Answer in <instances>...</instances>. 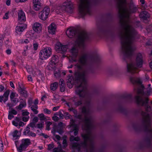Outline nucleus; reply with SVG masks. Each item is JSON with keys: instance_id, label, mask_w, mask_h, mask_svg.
I'll return each instance as SVG.
<instances>
[{"instance_id": "412c9836", "label": "nucleus", "mask_w": 152, "mask_h": 152, "mask_svg": "<svg viewBox=\"0 0 152 152\" xmlns=\"http://www.w3.org/2000/svg\"><path fill=\"white\" fill-rule=\"evenodd\" d=\"M140 17L141 19L144 20H146L150 18V14L146 10L142 11L139 14Z\"/></svg>"}, {"instance_id": "864d4df0", "label": "nucleus", "mask_w": 152, "mask_h": 152, "mask_svg": "<svg viewBox=\"0 0 152 152\" xmlns=\"http://www.w3.org/2000/svg\"><path fill=\"white\" fill-rule=\"evenodd\" d=\"M56 132V130L55 129H54L53 131L52 132H53V134L55 136V137L57 140H61V137L60 136L58 135L55 134V133Z\"/></svg>"}, {"instance_id": "cd10ccee", "label": "nucleus", "mask_w": 152, "mask_h": 152, "mask_svg": "<svg viewBox=\"0 0 152 152\" xmlns=\"http://www.w3.org/2000/svg\"><path fill=\"white\" fill-rule=\"evenodd\" d=\"M58 56L56 55H54L51 58L50 64L55 65L58 62Z\"/></svg>"}, {"instance_id": "473e14b6", "label": "nucleus", "mask_w": 152, "mask_h": 152, "mask_svg": "<svg viewBox=\"0 0 152 152\" xmlns=\"http://www.w3.org/2000/svg\"><path fill=\"white\" fill-rule=\"evenodd\" d=\"M81 112L85 115H88L90 113V110L88 108H87L85 106L83 107L81 109Z\"/></svg>"}, {"instance_id": "1a4fd4ad", "label": "nucleus", "mask_w": 152, "mask_h": 152, "mask_svg": "<svg viewBox=\"0 0 152 152\" xmlns=\"http://www.w3.org/2000/svg\"><path fill=\"white\" fill-rule=\"evenodd\" d=\"M73 5L70 0H66L59 7L62 12L66 11L71 13L73 11Z\"/></svg>"}, {"instance_id": "0e129e2a", "label": "nucleus", "mask_w": 152, "mask_h": 152, "mask_svg": "<svg viewBox=\"0 0 152 152\" xmlns=\"http://www.w3.org/2000/svg\"><path fill=\"white\" fill-rule=\"evenodd\" d=\"M29 42V41L27 39H22L20 40V43L22 44H28Z\"/></svg>"}, {"instance_id": "de8ad7c7", "label": "nucleus", "mask_w": 152, "mask_h": 152, "mask_svg": "<svg viewBox=\"0 0 152 152\" xmlns=\"http://www.w3.org/2000/svg\"><path fill=\"white\" fill-rule=\"evenodd\" d=\"M88 70L89 73L95 74V72L94 69L90 65L88 69Z\"/></svg>"}, {"instance_id": "a19ab883", "label": "nucleus", "mask_w": 152, "mask_h": 152, "mask_svg": "<svg viewBox=\"0 0 152 152\" xmlns=\"http://www.w3.org/2000/svg\"><path fill=\"white\" fill-rule=\"evenodd\" d=\"M130 81L132 83H136L139 85H141L142 84V82L141 80L138 79L137 80H135L133 77H131L130 78Z\"/></svg>"}, {"instance_id": "f03ea898", "label": "nucleus", "mask_w": 152, "mask_h": 152, "mask_svg": "<svg viewBox=\"0 0 152 152\" xmlns=\"http://www.w3.org/2000/svg\"><path fill=\"white\" fill-rule=\"evenodd\" d=\"M86 72H82L77 70L74 74V77L69 75L67 77V83H76L79 85L77 86L75 90L76 94L79 96L80 99L78 100L76 97L73 100L74 105L78 107L83 104L82 99L85 98L87 93V88L86 87L83 85V83L86 81Z\"/></svg>"}, {"instance_id": "f257e3e1", "label": "nucleus", "mask_w": 152, "mask_h": 152, "mask_svg": "<svg viewBox=\"0 0 152 152\" xmlns=\"http://www.w3.org/2000/svg\"><path fill=\"white\" fill-rule=\"evenodd\" d=\"M119 18L121 20V27L126 31V36L125 37L126 41H121V46L120 49L121 54L123 55V59L127 63V72L133 74L138 73L139 71L137 67L134 66L132 63L128 64L126 61L127 58L131 59L134 53V49L131 45L135 39L137 35L136 31L133 28H131V26L127 24L124 20V18L129 17L128 15H124L120 14Z\"/></svg>"}, {"instance_id": "c03bdc74", "label": "nucleus", "mask_w": 152, "mask_h": 152, "mask_svg": "<svg viewBox=\"0 0 152 152\" xmlns=\"http://www.w3.org/2000/svg\"><path fill=\"white\" fill-rule=\"evenodd\" d=\"M117 148L119 151V152H124L125 147L122 145H118L117 146Z\"/></svg>"}, {"instance_id": "2eb2a0df", "label": "nucleus", "mask_w": 152, "mask_h": 152, "mask_svg": "<svg viewBox=\"0 0 152 152\" xmlns=\"http://www.w3.org/2000/svg\"><path fill=\"white\" fill-rule=\"evenodd\" d=\"M120 71L117 69H113L110 67L107 70V75L110 76L117 77L120 74Z\"/></svg>"}, {"instance_id": "09e8293b", "label": "nucleus", "mask_w": 152, "mask_h": 152, "mask_svg": "<svg viewBox=\"0 0 152 152\" xmlns=\"http://www.w3.org/2000/svg\"><path fill=\"white\" fill-rule=\"evenodd\" d=\"M36 124L33 122H30L28 125L27 126L30 127L32 128L31 130H33L34 128H36Z\"/></svg>"}, {"instance_id": "393cba45", "label": "nucleus", "mask_w": 152, "mask_h": 152, "mask_svg": "<svg viewBox=\"0 0 152 152\" xmlns=\"http://www.w3.org/2000/svg\"><path fill=\"white\" fill-rule=\"evenodd\" d=\"M20 100V101L19 105L16 107V109L19 110H21L23 108L25 107L26 106V103L25 100L21 99Z\"/></svg>"}, {"instance_id": "3c124183", "label": "nucleus", "mask_w": 152, "mask_h": 152, "mask_svg": "<svg viewBox=\"0 0 152 152\" xmlns=\"http://www.w3.org/2000/svg\"><path fill=\"white\" fill-rule=\"evenodd\" d=\"M33 100L32 98H29L28 100V103L29 107H31L32 106V104H33Z\"/></svg>"}, {"instance_id": "6ab92c4d", "label": "nucleus", "mask_w": 152, "mask_h": 152, "mask_svg": "<svg viewBox=\"0 0 152 152\" xmlns=\"http://www.w3.org/2000/svg\"><path fill=\"white\" fill-rule=\"evenodd\" d=\"M26 20V15L25 12L21 10L18 13V21L20 24H22Z\"/></svg>"}, {"instance_id": "774afa93", "label": "nucleus", "mask_w": 152, "mask_h": 152, "mask_svg": "<svg viewBox=\"0 0 152 152\" xmlns=\"http://www.w3.org/2000/svg\"><path fill=\"white\" fill-rule=\"evenodd\" d=\"M12 123L13 125L19 128V123L18 122H16L15 121H12Z\"/></svg>"}, {"instance_id": "5701e85b", "label": "nucleus", "mask_w": 152, "mask_h": 152, "mask_svg": "<svg viewBox=\"0 0 152 152\" xmlns=\"http://www.w3.org/2000/svg\"><path fill=\"white\" fill-rule=\"evenodd\" d=\"M41 0H33V8L36 11L39 10L41 7Z\"/></svg>"}, {"instance_id": "0eeeda50", "label": "nucleus", "mask_w": 152, "mask_h": 152, "mask_svg": "<svg viewBox=\"0 0 152 152\" xmlns=\"http://www.w3.org/2000/svg\"><path fill=\"white\" fill-rule=\"evenodd\" d=\"M78 14L81 18L84 19L87 14L91 15L92 4L89 0H79Z\"/></svg>"}, {"instance_id": "680f3d73", "label": "nucleus", "mask_w": 152, "mask_h": 152, "mask_svg": "<svg viewBox=\"0 0 152 152\" xmlns=\"http://www.w3.org/2000/svg\"><path fill=\"white\" fill-rule=\"evenodd\" d=\"M29 118V116L26 117L23 116L22 117V120L24 122H27L28 121Z\"/></svg>"}, {"instance_id": "13d9d810", "label": "nucleus", "mask_w": 152, "mask_h": 152, "mask_svg": "<svg viewBox=\"0 0 152 152\" xmlns=\"http://www.w3.org/2000/svg\"><path fill=\"white\" fill-rule=\"evenodd\" d=\"M60 90L61 92H63L65 91V86L61 85L59 86Z\"/></svg>"}, {"instance_id": "603ef678", "label": "nucleus", "mask_w": 152, "mask_h": 152, "mask_svg": "<svg viewBox=\"0 0 152 152\" xmlns=\"http://www.w3.org/2000/svg\"><path fill=\"white\" fill-rule=\"evenodd\" d=\"M132 127L136 131H140V127L135 124H133Z\"/></svg>"}, {"instance_id": "e433bc0d", "label": "nucleus", "mask_w": 152, "mask_h": 152, "mask_svg": "<svg viewBox=\"0 0 152 152\" xmlns=\"http://www.w3.org/2000/svg\"><path fill=\"white\" fill-rule=\"evenodd\" d=\"M34 31L31 30L26 33V36L28 38L33 39L34 38Z\"/></svg>"}, {"instance_id": "a878e982", "label": "nucleus", "mask_w": 152, "mask_h": 152, "mask_svg": "<svg viewBox=\"0 0 152 152\" xmlns=\"http://www.w3.org/2000/svg\"><path fill=\"white\" fill-rule=\"evenodd\" d=\"M63 124V122H59L56 126V129H55L56 130V132L60 134H62L64 132L63 131L64 128Z\"/></svg>"}, {"instance_id": "4be33fe9", "label": "nucleus", "mask_w": 152, "mask_h": 152, "mask_svg": "<svg viewBox=\"0 0 152 152\" xmlns=\"http://www.w3.org/2000/svg\"><path fill=\"white\" fill-rule=\"evenodd\" d=\"M117 111L122 113L125 115H127L129 113L128 110L121 105L119 104L118 107L116 109Z\"/></svg>"}, {"instance_id": "b1692460", "label": "nucleus", "mask_w": 152, "mask_h": 152, "mask_svg": "<svg viewBox=\"0 0 152 152\" xmlns=\"http://www.w3.org/2000/svg\"><path fill=\"white\" fill-rule=\"evenodd\" d=\"M32 28L34 31L39 33L42 30V26L40 23H35L33 25Z\"/></svg>"}, {"instance_id": "a211bd4d", "label": "nucleus", "mask_w": 152, "mask_h": 152, "mask_svg": "<svg viewBox=\"0 0 152 152\" xmlns=\"http://www.w3.org/2000/svg\"><path fill=\"white\" fill-rule=\"evenodd\" d=\"M84 121L85 124V126L86 128L85 130H92L93 127V125L92 123L91 118L86 117Z\"/></svg>"}, {"instance_id": "338daca9", "label": "nucleus", "mask_w": 152, "mask_h": 152, "mask_svg": "<svg viewBox=\"0 0 152 152\" xmlns=\"http://www.w3.org/2000/svg\"><path fill=\"white\" fill-rule=\"evenodd\" d=\"M31 110L33 111L34 113L35 114H37L38 113V111L37 109H35L33 107H31Z\"/></svg>"}, {"instance_id": "dca6fc26", "label": "nucleus", "mask_w": 152, "mask_h": 152, "mask_svg": "<svg viewBox=\"0 0 152 152\" xmlns=\"http://www.w3.org/2000/svg\"><path fill=\"white\" fill-rule=\"evenodd\" d=\"M135 99L136 103L138 104H141L142 106L148 104L149 100L148 98H146L145 100H143L141 97L138 96H136Z\"/></svg>"}, {"instance_id": "6e6d98bb", "label": "nucleus", "mask_w": 152, "mask_h": 152, "mask_svg": "<svg viewBox=\"0 0 152 152\" xmlns=\"http://www.w3.org/2000/svg\"><path fill=\"white\" fill-rule=\"evenodd\" d=\"M151 88H150L149 89L145 92V94L147 96H149L152 93Z\"/></svg>"}, {"instance_id": "f8f14e48", "label": "nucleus", "mask_w": 152, "mask_h": 152, "mask_svg": "<svg viewBox=\"0 0 152 152\" xmlns=\"http://www.w3.org/2000/svg\"><path fill=\"white\" fill-rule=\"evenodd\" d=\"M50 12V8L48 6L45 7L39 13V18L43 20H45L48 17Z\"/></svg>"}, {"instance_id": "7c9ffc66", "label": "nucleus", "mask_w": 152, "mask_h": 152, "mask_svg": "<svg viewBox=\"0 0 152 152\" xmlns=\"http://www.w3.org/2000/svg\"><path fill=\"white\" fill-rule=\"evenodd\" d=\"M71 127H72V131L74 132V136H77L78 134L79 130V128L78 125L77 124L74 125L73 126H71Z\"/></svg>"}, {"instance_id": "5fc2aeb1", "label": "nucleus", "mask_w": 152, "mask_h": 152, "mask_svg": "<svg viewBox=\"0 0 152 152\" xmlns=\"http://www.w3.org/2000/svg\"><path fill=\"white\" fill-rule=\"evenodd\" d=\"M51 124V122L50 121H48L45 123L46 129L48 130H50V126Z\"/></svg>"}, {"instance_id": "9d476101", "label": "nucleus", "mask_w": 152, "mask_h": 152, "mask_svg": "<svg viewBox=\"0 0 152 152\" xmlns=\"http://www.w3.org/2000/svg\"><path fill=\"white\" fill-rule=\"evenodd\" d=\"M51 54V49L50 47H47L41 50L39 53L40 58L42 60H46Z\"/></svg>"}, {"instance_id": "8fccbe9b", "label": "nucleus", "mask_w": 152, "mask_h": 152, "mask_svg": "<svg viewBox=\"0 0 152 152\" xmlns=\"http://www.w3.org/2000/svg\"><path fill=\"white\" fill-rule=\"evenodd\" d=\"M44 125V122H42L41 123L36 124V128L39 129L41 130L43 128Z\"/></svg>"}, {"instance_id": "6e6552de", "label": "nucleus", "mask_w": 152, "mask_h": 152, "mask_svg": "<svg viewBox=\"0 0 152 152\" xmlns=\"http://www.w3.org/2000/svg\"><path fill=\"white\" fill-rule=\"evenodd\" d=\"M141 115L144 117L142 122L144 131L146 132H151L149 126L151 123V117L149 114L143 111H141Z\"/></svg>"}, {"instance_id": "4d7b16f0", "label": "nucleus", "mask_w": 152, "mask_h": 152, "mask_svg": "<svg viewBox=\"0 0 152 152\" xmlns=\"http://www.w3.org/2000/svg\"><path fill=\"white\" fill-rule=\"evenodd\" d=\"M55 114L58 115L60 118L61 119L64 118V115L61 111H59L58 113H56Z\"/></svg>"}, {"instance_id": "ea45409f", "label": "nucleus", "mask_w": 152, "mask_h": 152, "mask_svg": "<svg viewBox=\"0 0 152 152\" xmlns=\"http://www.w3.org/2000/svg\"><path fill=\"white\" fill-rule=\"evenodd\" d=\"M61 71L59 69L55 70L54 71V76L56 78H59L61 77Z\"/></svg>"}, {"instance_id": "72a5a7b5", "label": "nucleus", "mask_w": 152, "mask_h": 152, "mask_svg": "<svg viewBox=\"0 0 152 152\" xmlns=\"http://www.w3.org/2000/svg\"><path fill=\"white\" fill-rule=\"evenodd\" d=\"M58 87V83L57 82H55L51 83L50 86V90L53 91H55Z\"/></svg>"}, {"instance_id": "c756f323", "label": "nucleus", "mask_w": 152, "mask_h": 152, "mask_svg": "<svg viewBox=\"0 0 152 152\" xmlns=\"http://www.w3.org/2000/svg\"><path fill=\"white\" fill-rule=\"evenodd\" d=\"M56 28L55 25L51 23L48 27V32L51 34H54L55 33Z\"/></svg>"}, {"instance_id": "37998d69", "label": "nucleus", "mask_w": 152, "mask_h": 152, "mask_svg": "<svg viewBox=\"0 0 152 152\" xmlns=\"http://www.w3.org/2000/svg\"><path fill=\"white\" fill-rule=\"evenodd\" d=\"M38 116L39 118V120L41 121H46L47 120L46 117H45L44 115L42 113L38 114Z\"/></svg>"}, {"instance_id": "7ed1b4c3", "label": "nucleus", "mask_w": 152, "mask_h": 152, "mask_svg": "<svg viewBox=\"0 0 152 152\" xmlns=\"http://www.w3.org/2000/svg\"><path fill=\"white\" fill-rule=\"evenodd\" d=\"M20 131L15 130L11 133V134L13 137V140H15V144L17 151L22 152L26 150L30 145L31 142L30 140L28 138H23L20 140H18L22 129H20Z\"/></svg>"}, {"instance_id": "c85d7f7f", "label": "nucleus", "mask_w": 152, "mask_h": 152, "mask_svg": "<svg viewBox=\"0 0 152 152\" xmlns=\"http://www.w3.org/2000/svg\"><path fill=\"white\" fill-rule=\"evenodd\" d=\"M152 136L147 137L145 139V141L146 143V147L148 148H151L152 145L151 140Z\"/></svg>"}, {"instance_id": "79ce46f5", "label": "nucleus", "mask_w": 152, "mask_h": 152, "mask_svg": "<svg viewBox=\"0 0 152 152\" xmlns=\"http://www.w3.org/2000/svg\"><path fill=\"white\" fill-rule=\"evenodd\" d=\"M31 131L30 130L29 127L27 126L24 129V131L23 132V134L25 136H28V135L30 134Z\"/></svg>"}, {"instance_id": "4c0bfd02", "label": "nucleus", "mask_w": 152, "mask_h": 152, "mask_svg": "<svg viewBox=\"0 0 152 152\" xmlns=\"http://www.w3.org/2000/svg\"><path fill=\"white\" fill-rule=\"evenodd\" d=\"M20 93L24 97H26L28 96L27 92L24 88H20Z\"/></svg>"}, {"instance_id": "ddd939ff", "label": "nucleus", "mask_w": 152, "mask_h": 152, "mask_svg": "<svg viewBox=\"0 0 152 152\" xmlns=\"http://www.w3.org/2000/svg\"><path fill=\"white\" fill-rule=\"evenodd\" d=\"M67 46L63 45L60 42H57L55 46V49L58 53H64L67 51Z\"/></svg>"}, {"instance_id": "f3484780", "label": "nucleus", "mask_w": 152, "mask_h": 152, "mask_svg": "<svg viewBox=\"0 0 152 152\" xmlns=\"http://www.w3.org/2000/svg\"><path fill=\"white\" fill-rule=\"evenodd\" d=\"M71 146L72 149L76 150L78 152H82L81 150V147L86 149L87 151L88 150V146L86 147H85L83 146L81 143H79L77 142H73L72 143Z\"/></svg>"}, {"instance_id": "9b49d317", "label": "nucleus", "mask_w": 152, "mask_h": 152, "mask_svg": "<svg viewBox=\"0 0 152 152\" xmlns=\"http://www.w3.org/2000/svg\"><path fill=\"white\" fill-rule=\"evenodd\" d=\"M91 130H86L87 132V134H81V137L84 140V142H81V144L83 145V146L85 147L88 146L87 142L88 140H92L91 138Z\"/></svg>"}, {"instance_id": "39448f33", "label": "nucleus", "mask_w": 152, "mask_h": 152, "mask_svg": "<svg viewBox=\"0 0 152 152\" xmlns=\"http://www.w3.org/2000/svg\"><path fill=\"white\" fill-rule=\"evenodd\" d=\"M88 56L91 62L96 64L98 66L100 64L101 62V58L100 56L98 54L96 53H94L91 55L84 54L80 57L78 60V62L81 65H77V67L79 69H82V66L87 65Z\"/></svg>"}, {"instance_id": "aec40b11", "label": "nucleus", "mask_w": 152, "mask_h": 152, "mask_svg": "<svg viewBox=\"0 0 152 152\" xmlns=\"http://www.w3.org/2000/svg\"><path fill=\"white\" fill-rule=\"evenodd\" d=\"M10 92V90H7L4 92L3 95L0 96V102L3 101L5 103L8 100Z\"/></svg>"}, {"instance_id": "69168bd1", "label": "nucleus", "mask_w": 152, "mask_h": 152, "mask_svg": "<svg viewBox=\"0 0 152 152\" xmlns=\"http://www.w3.org/2000/svg\"><path fill=\"white\" fill-rule=\"evenodd\" d=\"M146 30L148 32H152V25L148 26Z\"/></svg>"}, {"instance_id": "bf43d9fd", "label": "nucleus", "mask_w": 152, "mask_h": 152, "mask_svg": "<svg viewBox=\"0 0 152 152\" xmlns=\"http://www.w3.org/2000/svg\"><path fill=\"white\" fill-rule=\"evenodd\" d=\"M5 44L6 47H7L8 46H12L10 42L9 39H8L5 41Z\"/></svg>"}, {"instance_id": "e2e57ef3", "label": "nucleus", "mask_w": 152, "mask_h": 152, "mask_svg": "<svg viewBox=\"0 0 152 152\" xmlns=\"http://www.w3.org/2000/svg\"><path fill=\"white\" fill-rule=\"evenodd\" d=\"M54 147V145L53 143L50 144L48 145V149L49 151H50Z\"/></svg>"}, {"instance_id": "f704fd0d", "label": "nucleus", "mask_w": 152, "mask_h": 152, "mask_svg": "<svg viewBox=\"0 0 152 152\" xmlns=\"http://www.w3.org/2000/svg\"><path fill=\"white\" fill-rule=\"evenodd\" d=\"M10 33L9 31H6L5 30L4 34L0 35V41L2 43L3 42V40L5 38V36H6L10 35Z\"/></svg>"}, {"instance_id": "a18cd8bd", "label": "nucleus", "mask_w": 152, "mask_h": 152, "mask_svg": "<svg viewBox=\"0 0 152 152\" xmlns=\"http://www.w3.org/2000/svg\"><path fill=\"white\" fill-rule=\"evenodd\" d=\"M7 49L5 51V53L8 55H10L12 53V46H8L7 47H6Z\"/></svg>"}, {"instance_id": "58836bf2", "label": "nucleus", "mask_w": 152, "mask_h": 152, "mask_svg": "<svg viewBox=\"0 0 152 152\" xmlns=\"http://www.w3.org/2000/svg\"><path fill=\"white\" fill-rule=\"evenodd\" d=\"M75 115V117L77 118L80 119L82 118V115L80 114H77V110L74 109L73 111H72Z\"/></svg>"}, {"instance_id": "c9c22d12", "label": "nucleus", "mask_w": 152, "mask_h": 152, "mask_svg": "<svg viewBox=\"0 0 152 152\" xmlns=\"http://www.w3.org/2000/svg\"><path fill=\"white\" fill-rule=\"evenodd\" d=\"M88 141L90 142V152H94L95 151V148L93 140H91Z\"/></svg>"}, {"instance_id": "4468645a", "label": "nucleus", "mask_w": 152, "mask_h": 152, "mask_svg": "<svg viewBox=\"0 0 152 152\" xmlns=\"http://www.w3.org/2000/svg\"><path fill=\"white\" fill-rule=\"evenodd\" d=\"M143 57L142 54L138 53L136 55L135 59V63L137 66L138 68L142 67L143 64Z\"/></svg>"}, {"instance_id": "052dcab7", "label": "nucleus", "mask_w": 152, "mask_h": 152, "mask_svg": "<svg viewBox=\"0 0 152 152\" xmlns=\"http://www.w3.org/2000/svg\"><path fill=\"white\" fill-rule=\"evenodd\" d=\"M11 101L13 103L15 104H16L18 102V100L17 98H14L12 99H10Z\"/></svg>"}, {"instance_id": "bb28decb", "label": "nucleus", "mask_w": 152, "mask_h": 152, "mask_svg": "<svg viewBox=\"0 0 152 152\" xmlns=\"http://www.w3.org/2000/svg\"><path fill=\"white\" fill-rule=\"evenodd\" d=\"M26 27V25L25 24L20 26H16L15 28L16 32L19 34L20 32H23Z\"/></svg>"}, {"instance_id": "49530a36", "label": "nucleus", "mask_w": 152, "mask_h": 152, "mask_svg": "<svg viewBox=\"0 0 152 152\" xmlns=\"http://www.w3.org/2000/svg\"><path fill=\"white\" fill-rule=\"evenodd\" d=\"M121 98L123 99H131L132 98V95L131 94H128L126 95H123L121 96Z\"/></svg>"}, {"instance_id": "423d86ee", "label": "nucleus", "mask_w": 152, "mask_h": 152, "mask_svg": "<svg viewBox=\"0 0 152 152\" xmlns=\"http://www.w3.org/2000/svg\"><path fill=\"white\" fill-rule=\"evenodd\" d=\"M106 19L102 20V22L105 25L104 26H98V31L97 34L99 37L101 38L102 36L109 34L112 36L114 35V34L111 29L109 28L110 23L113 20V16L110 13H107L105 14Z\"/></svg>"}, {"instance_id": "2f4dec72", "label": "nucleus", "mask_w": 152, "mask_h": 152, "mask_svg": "<svg viewBox=\"0 0 152 152\" xmlns=\"http://www.w3.org/2000/svg\"><path fill=\"white\" fill-rule=\"evenodd\" d=\"M70 50L72 56L77 57L78 54V50L77 48L75 46H74Z\"/></svg>"}, {"instance_id": "20e7f679", "label": "nucleus", "mask_w": 152, "mask_h": 152, "mask_svg": "<svg viewBox=\"0 0 152 152\" xmlns=\"http://www.w3.org/2000/svg\"><path fill=\"white\" fill-rule=\"evenodd\" d=\"M66 33L69 38H72L77 36L75 43L79 48L83 46L86 40L88 38L86 32L84 31L80 32L77 29L72 28L68 30Z\"/></svg>"}]
</instances>
